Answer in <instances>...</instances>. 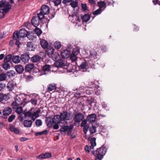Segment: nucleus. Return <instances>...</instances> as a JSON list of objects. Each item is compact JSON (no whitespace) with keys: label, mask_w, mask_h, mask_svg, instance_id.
Returning a JSON list of instances; mask_svg holds the SVG:
<instances>
[{"label":"nucleus","mask_w":160,"mask_h":160,"mask_svg":"<svg viewBox=\"0 0 160 160\" xmlns=\"http://www.w3.org/2000/svg\"><path fill=\"white\" fill-rule=\"evenodd\" d=\"M47 52L48 55L50 57H52L53 59H56L58 58V57L59 56L58 54L54 53V49L52 47L48 48L47 50Z\"/></svg>","instance_id":"6e6552de"},{"label":"nucleus","mask_w":160,"mask_h":160,"mask_svg":"<svg viewBox=\"0 0 160 160\" xmlns=\"http://www.w3.org/2000/svg\"><path fill=\"white\" fill-rule=\"evenodd\" d=\"M97 54V53L94 50H92L90 52V55L94 58L96 57Z\"/></svg>","instance_id":"09e8293b"},{"label":"nucleus","mask_w":160,"mask_h":160,"mask_svg":"<svg viewBox=\"0 0 160 160\" xmlns=\"http://www.w3.org/2000/svg\"><path fill=\"white\" fill-rule=\"evenodd\" d=\"M15 117V116L14 115H12L9 117L8 118V120L9 122H12L13 119H14Z\"/></svg>","instance_id":"6e6d98bb"},{"label":"nucleus","mask_w":160,"mask_h":160,"mask_svg":"<svg viewBox=\"0 0 160 160\" xmlns=\"http://www.w3.org/2000/svg\"><path fill=\"white\" fill-rule=\"evenodd\" d=\"M69 17L73 23L77 24L80 20L79 16L75 13L72 15H69Z\"/></svg>","instance_id":"9d476101"},{"label":"nucleus","mask_w":160,"mask_h":160,"mask_svg":"<svg viewBox=\"0 0 160 160\" xmlns=\"http://www.w3.org/2000/svg\"><path fill=\"white\" fill-rule=\"evenodd\" d=\"M71 59L72 60V62H74L77 59L76 55L75 54H71L70 57Z\"/></svg>","instance_id":"603ef678"},{"label":"nucleus","mask_w":160,"mask_h":160,"mask_svg":"<svg viewBox=\"0 0 160 160\" xmlns=\"http://www.w3.org/2000/svg\"><path fill=\"white\" fill-rule=\"evenodd\" d=\"M16 71L19 73H22L24 70V68L21 65H18L15 66Z\"/></svg>","instance_id":"4be33fe9"},{"label":"nucleus","mask_w":160,"mask_h":160,"mask_svg":"<svg viewBox=\"0 0 160 160\" xmlns=\"http://www.w3.org/2000/svg\"><path fill=\"white\" fill-rule=\"evenodd\" d=\"M96 139L95 138H92L90 140V144L91 145L90 146V149H93L95 146L96 145Z\"/></svg>","instance_id":"393cba45"},{"label":"nucleus","mask_w":160,"mask_h":160,"mask_svg":"<svg viewBox=\"0 0 160 160\" xmlns=\"http://www.w3.org/2000/svg\"><path fill=\"white\" fill-rule=\"evenodd\" d=\"M20 59L21 60H22V62L25 63L28 61L30 58L28 54L25 53L21 55Z\"/></svg>","instance_id":"f3484780"},{"label":"nucleus","mask_w":160,"mask_h":160,"mask_svg":"<svg viewBox=\"0 0 160 160\" xmlns=\"http://www.w3.org/2000/svg\"><path fill=\"white\" fill-rule=\"evenodd\" d=\"M97 118L96 115L94 113L91 114L88 116L87 120L90 123L93 122H95Z\"/></svg>","instance_id":"f8f14e48"},{"label":"nucleus","mask_w":160,"mask_h":160,"mask_svg":"<svg viewBox=\"0 0 160 160\" xmlns=\"http://www.w3.org/2000/svg\"><path fill=\"white\" fill-rule=\"evenodd\" d=\"M51 68V67L50 65H45L42 68L43 70L48 71L50 70Z\"/></svg>","instance_id":"37998d69"},{"label":"nucleus","mask_w":160,"mask_h":160,"mask_svg":"<svg viewBox=\"0 0 160 160\" xmlns=\"http://www.w3.org/2000/svg\"><path fill=\"white\" fill-rule=\"evenodd\" d=\"M84 118V115L81 113L78 112L75 114L73 118L74 122L78 123L81 121Z\"/></svg>","instance_id":"9b49d317"},{"label":"nucleus","mask_w":160,"mask_h":160,"mask_svg":"<svg viewBox=\"0 0 160 160\" xmlns=\"http://www.w3.org/2000/svg\"><path fill=\"white\" fill-rule=\"evenodd\" d=\"M15 86V84L12 82H8L7 85V88L9 91L13 89Z\"/></svg>","instance_id":"c756f323"},{"label":"nucleus","mask_w":160,"mask_h":160,"mask_svg":"<svg viewBox=\"0 0 160 160\" xmlns=\"http://www.w3.org/2000/svg\"><path fill=\"white\" fill-rule=\"evenodd\" d=\"M81 18H82L83 22H87L90 19V16L89 14H85L82 17H81Z\"/></svg>","instance_id":"c85d7f7f"},{"label":"nucleus","mask_w":160,"mask_h":160,"mask_svg":"<svg viewBox=\"0 0 160 160\" xmlns=\"http://www.w3.org/2000/svg\"><path fill=\"white\" fill-rule=\"evenodd\" d=\"M27 50L29 51L33 50V45L31 42H28L27 44Z\"/></svg>","instance_id":"c9c22d12"},{"label":"nucleus","mask_w":160,"mask_h":160,"mask_svg":"<svg viewBox=\"0 0 160 160\" xmlns=\"http://www.w3.org/2000/svg\"><path fill=\"white\" fill-rule=\"evenodd\" d=\"M93 92V91L92 90H89L87 89L86 91V93L88 95H90L92 94Z\"/></svg>","instance_id":"338daca9"},{"label":"nucleus","mask_w":160,"mask_h":160,"mask_svg":"<svg viewBox=\"0 0 160 160\" xmlns=\"http://www.w3.org/2000/svg\"><path fill=\"white\" fill-rule=\"evenodd\" d=\"M60 117L61 119V122H63V124L65 125L66 124L65 120H69L72 118V116L71 113L70 112L68 113L66 111H63L60 114Z\"/></svg>","instance_id":"39448f33"},{"label":"nucleus","mask_w":160,"mask_h":160,"mask_svg":"<svg viewBox=\"0 0 160 160\" xmlns=\"http://www.w3.org/2000/svg\"><path fill=\"white\" fill-rule=\"evenodd\" d=\"M45 14H44L43 13L41 12V11L38 14V19L40 20H42V19L44 18V15Z\"/></svg>","instance_id":"c03bdc74"},{"label":"nucleus","mask_w":160,"mask_h":160,"mask_svg":"<svg viewBox=\"0 0 160 160\" xmlns=\"http://www.w3.org/2000/svg\"><path fill=\"white\" fill-rule=\"evenodd\" d=\"M32 122L31 120H25L23 122L24 126L26 127H30L32 125Z\"/></svg>","instance_id":"b1692460"},{"label":"nucleus","mask_w":160,"mask_h":160,"mask_svg":"<svg viewBox=\"0 0 160 160\" xmlns=\"http://www.w3.org/2000/svg\"><path fill=\"white\" fill-rule=\"evenodd\" d=\"M36 158L39 159L47 158L45 153H43L40 154L38 156L36 157Z\"/></svg>","instance_id":"49530a36"},{"label":"nucleus","mask_w":160,"mask_h":160,"mask_svg":"<svg viewBox=\"0 0 160 160\" xmlns=\"http://www.w3.org/2000/svg\"><path fill=\"white\" fill-rule=\"evenodd\" d=\"M7 12H6L4 11V9H0V18H2L4 15V13H6Z\"/></svg>","instance_id":"5fc2aeb1"},{"label":"nucleus","mask_w":160,"mask_h":160,"mask_svg":"<svg viewBox=\"0 0 160 160\" xmlns=\"http://www.w3.org/2000/svg\"><path fill=\"white\" fill-rule=\"evenodd\" d=\"M4 98V95L3 94L0 93V102L2 101Z\"/></svg>","instance_id":"e2e57ef3"},{"label":"nucleus","mask_w":160,"mask_h":160,"mask_svg":"<svg viewBox=\"0 0 160 160\" xmlns=\"http://www.w3.org/2000/svg\"><path fill=\"white\" fill-rule=\"evenodd\" d=\"M97 4L100 9L102 8H106V3L104 1H100L98 2Z\"/></svg>","instance_id":"bb28decb"},{"label":"nucleus","mask_w":160,"mask_h":160,"mask_svg":"<svg viewBox=\"0 0 160 160\" xmlns=\"http://www.w3.org/2000/svg\"><path fill=\"white\" fill-rule=\"evenodd\" d=\"M12 108L9 107L5 108L3 111V115L4 116H8L12 112Z\"/></svg>","instance_id":"a211bd4d"},{"label":"nucleus","mask_w":160,"mask_h":160,"mask_svg":"<svg viewBox=\"0 0 160 160\" xmlns=\"http://www.w3.org/2000/svg\"><path fill=\"white\" fill-rule=\"evenodd\" d=\"M40 20L37 17H33L31 20L32 24L35 27L38 26L39 24Z\"/></svg>","instance_id":"dca6fc26"},{"label":"nucleus","mask_w":160,"mask_h":160,"mask_svg":"<svg viewBox=\"0 0 160 160\" xmlns=\"http://www.w3.org/2000/svg\"><path fill=\"white\" fill-rule=\"evenodd\" d=\"M61 2V0H54L53 1V2L54 5L56 6H58L60 4Z\"/></svg>","instance_id":"4d7b16f0"},{"label":"nucleus","mask_w":160,"mask_h":160,"mask_svg":"<svg viewBox=\"0 0 160 160\" xmlns=\"http://www.w3.org/2000/svg\"><path fill=\"white\" fill-rule=\"evenodd\" d=\"M79 51L77 49H74L72 54H75L76 55L78 54Z\"/></svg>","instance_id":"bf43d9fd"},{"label":"nucleus","mask_w":160,"mask_h":160,"mask_svg":"<svg viewBox=\"0 0 160 160\" xmlns=\"http://www.w3.org/2000/svg\"><path fill=\"white\" fill-rule=\"evenodd\" d=\"M3 69L5 70H8L10 68V65L9 62H4V63L2 65Z\"/></svg>","instance_id":"f704fd0d"},{"label":"nucleus","mask_w":160,"mask_h":160,"mask_svg":"<svg viewBox=\"0 0 160 160\" xmlns=\"http://www.w3.org/2000/svg\"><path fill=\"white\" fill-rule=\"evenodd\" d=\"M102 12V9L100 8H99L96 11H94L92 13L93 15H97L98 14H100Z\"/></svg>","instance_id":"a18cd8bd"},{"label":"nucleus","mask_w":160,"mask_h":160,"mask_svg":"<svg viewBox=\"0 0 160 160\" xmlns=\"http://www.w3.org/2000/svg\"><path fill=\"white\" fill-rule=\"evenodd\" d=\"M82 7L84 11H85L87 9V7L86 4H82Z\"/></svg>","instance_id":"69168bd1"},{"label":"nucleus","mask_w":160,"mask_h":160,"mask_svg":"<svg viewBox=\"0 0 160 160\" xmlns=\"http://www.w3.org/2000/svg\"><path fill=\"white\" fill-rule=\"evenodd\" d=\"M56 85L54 83L49 84L47 86V90L48 92H51L56 89Z\"/></svg>","instance_id":"aec40b11"},{"label":"nucleus","mask_w":160,"mask_h":160,"mask_svg":"<svg viewBox=\"0 0 160 160\" xmlns=\"http://www.w3.org/2000/svg\"><path fill=\"white\" fill-rule=\"evenodd\" d=\"M48 133L47 131V130H44L42 132H37L35 133V136H41L43 134L46 135Z\"/></svg>","instance_id":"a19ab883"},{"label":"nucleus","mask_w":160,"mask_h":160,"mask_svg":"<svg viewBox=\"0 0 160 160\" xmlns=\"http://www.w3.org/2000/svg\"><path fill=\"white\" fill-rule=\"evenodd\" d=\"M20 57L18 55L13 56L12 57V61L14 63L17 64L21 62Z\"/></svg>","instance_id":"412c9836"},{"label":"nucleus","mask_w":160,"mask_h":160,"mask_svg":"<svg viewBox=\"0 0 160 160\" xmlns=\"http://www.w3.org/2000/svg\"><path fill=\"white\" fill-rule=\"evenodd\" d=\"M106 148L104 146H102L95 151L93 150L92 153L96 156L95 160H101L106 154Z\"/></svg>","instance_id":"f257e3e1"},{"label":"nucleus","mask_w":160,"mask_h":160,"mask_svg":"<svg viewBox=\"0 0 160 160\" xmlns=\"http://www.w3.org/2000/svg\"><path fill=\"white\" fill-rule=\"evenodd\" d=\"M78 2L77 0H72L70 3V5L71 7L74 8L78 7Z\"/></svg>","instance_id":"72a5a7b5"},{"label":"nucleus","mask_w":160,"mask_h":160,"mask_svg":"<svg viewBox=\"0 0 160 160\" xmlns=\"http://www.w3.org/2000/svg\"><path fill=\"white\" fill-rule=\"evenodd\" d=\"M89 85L90 87L89 88L92 89L96 87V85L95 84V83L93 82H90L89 83Z\"/></svg>","instance_id":"864d4df0"},{"label":"nucleus","mask_w":160,"mask_h":160,"mask_svg":"<svg viewBox=\"0 0 160 160\" xmlns=\"http://www.w3.org/2000/svg\"><path fill=\"white\" fill-rule=\"evenodd\" d=\"M53 122L54 125L53 128L55 129H57L59 128V126L62 127L65 124H63V122H61V118L59 115H56L54 116L53 118Z\"/></svg>","instance_id":"20e7f679"},{"label":"nucleus","mask_w":160,"mask_h":160,"mask_svg":"<svg viewBox=\"0 0 160 160\" xmlns=\"http://www.w3.org/2000/svg\"><path fill=\"white\" fill-rule=\"evenodd\" d=\"M83 87H81L77 90V92L75 93V95L78 98H79L82 96L84 93Z\"/></svg>","instance_id":"ddd939ff"},{"label":"nucleus","mask_w":160,"mask_h":160,"mask_svg":"<svg viewBox=\"0 0 160 160\" xmlns=\"http://www.w3.org/2000/svg\"><path fill=\"white\" fill-rule=\"evenodd\" d=\"M34 68L33 64H27L25 67V70L26 71L28 72L31 71Z\"/></svg>","instance_id":"a878e982"},{"label":"nucleus","mask_w":160,"mask_h":160,"mask_svg":"<svg viewBox=\"0 0 160 160\" xmlns=\"http://www.w3.org/2000/svg\"><path fill=\"white\" fill-rule=\"evenodd\" d=\"M40 44L42 48L44 49L47 48L48 46V42L44 39L41 40Z\"/></svg>","instance_id":"cd10ccee"},{"label":"nucleus","mask_w":160,"mask_h":160,"mask_svg":"<svg viewBox=\"0 0 160 160\" xmlns=\"http://www.w3.org/2000/svg\"><path fill=\"white\" fill-rule=\"evenodd\" d=\"M87 120L84 119L82 121L80 126L83 127V131L84 133L86 134L89 128V125L87 124Z\"/></svg>","instance_id":"1a4fd4ad"},{"label":"nucleus","mask_w":160,"mask_h":160,"mask_svg":"<svg viewBox=\"0 0 160 160\" xmlns=\"http://www.w3.org/2000/svg\"><path fill=\"white\" fill-rule=\"evenodd\" d=\"M98 127L100 128L101 127L97 124H96V125H92L91 127H90L89 128V131L90 134L92 135L95 133L96 132V128Z\"/></svg>","instance_id":"6ab92c4d"},{"label":"nucleus","mask_w":160,"mask_h":160,"mask_svg":"<svg viewBox=\"0 0 160 160\" xmlns=\"http://www.w3.org/2000/svg\"><path fill=\"white\" fill-rule=\"evenodd\" d=\"M64 64L63 61L61 59H58L56 61L54 65L57 67H61Z\"/></svg>","instance_id":"5701e85b"},{"label":"nucleus","mask_w":160,"mask_h":160,"mask_svg":"<svg viewBox=\"0 0 160 160\" xmlns=\"http://www.w3.org/2000/svg\"><path fill=\"white\" fill-rule=\"evenodd\" d=\"M40 112V109L34 111L33 108H32L24 113L25 118H32V120L34 121L39 116V114Z\"/></svg>","instance_id":"f03ea898"},{"label":"nucleus","mask_w":160,"mask_h":160,"mask_svg":"<svg viewBox=\"0 0 160 160\" xmlns=\"http://www.w3.org/2000/svg\"><path fill=\"white\" fill-rule=\"evenodd\" d=\"M9 129L11 132H13L16 134H18L19 133V130L13 125L10 126Z\"/></svg>","instance_id":"473e14b6"},{"label":"nucleus","mask_w":160,"mask_h":160,"mask_svg":"<svg viewBox=\"0 0 160 160\" xmlns=\"http://www.w3.org/2000/svg\"><path fill=\"white\" fill-rule=\"evenodd\" d=\"M35 124L37 127L41 126L42 124V121L40 119H37L35 121Z\"/></svg>","instance_id":"8fccbe9b"},{"label":"nucleus","mask_w":160,"mask_h":160,"mask_svg":"<svg viewBox=\"0 0 160 160\" xmlns=\"http://www.w3.org/2000/svg\"><path fill=\"white\" fill-rule=\"evenodd\" d=\"M12 56L11 55L8 54L6 56L4 60V62H9L11 60V59H12Z\"/></svg>","instance_id":"e433bc0d"},{"label":"nucleus","mask_w":160,"mask_h":160,"mask_svg":"<svg viewBox=\"0 0 160 160\" xmlns=\"http://www.w3.org/2000/svg\"><path fill=\"white\" fill-rule=\"evenodd\" d=\"M7 76L6 74L2 73L0 74V80L1 81H4L6 80Z\"/></svg>","instance_id":"58836bf2"},{"label":"nucleus","mask_w":160,"mask_h":160,"mask_svg":"<svg viewBox=\"0 0 160 160\" xmlns=\"http://www.w3.org/2000/svg\"><path fill=\"white\" fill-rule=\"evenodd\" d=\"M61 55L62 57L63 58H67L69 56L68 51L66 50H63L62 52Z\"/></svg>","instance_id":"7c9ffc66"},{"label":"nucleus","mask_w":160,"mask_h":160,"mask_svg":"<svg viewBox=\"0 0 160 160\" xmlns=\"http://www.w3.org/2000/svg\"><path fill=\"white\" fill-rule=\"evenodd\" d=\"M15 109H16V112L18 114H20L22 113L23 110L22 107H17Z\"/></svg>","instance_id":"ea45409f"},{"label":"nucleus","mask_w":160,"mask_h":160,"mask_svg":"<svg viewBox=\"0 0 160 160\" xmlns=\"http://www.w3.org/2000/svg\"><path fill=\"white\" fill-rule=\"evenodd\" d=\"M47 158H48L52 157V154L51 153H45Z\"/></svg>","instance_id":"0e129e2a"},{"label":"nucleus","mask_w":160,"mask_h":160,"mask_svg":"<svg viewBox=\"0 0 160 160\" xmlns=\"http://www.w3.org/2000/svg\"><path fill=\"white\" fill-rule=\"evenodd\" d=\"M73 125H71L69 126L64 125L60 128V131L62 134H63L65 132L67 131L68 135H71L73 128Z\"/></svg>","instance_id":"423d86ee"},{"label":"nucleus","mask_w":160,"mask_h":160,"mask_svg":"<svg viewBox=\"0 0 160 160\" xmlns=\"http://www.w3.org/2000/svg\"><path fill=\"white\" fill-rule=\"evenodd\" d=\"M41 59V57L38 55H34L31 58V60L33 62H37L39 61Z\"/></svg>","instance_id":"2f4dec72"},{"label":"nucleus","mask_w":160,"mask_h":160,"mask_svg":"<svg viewBox=\"0 0 160 160\" xmlns=\"http://www.w3.org/2000/svg\"><path fill=\"white\" fill-rule=\"evenodd\" d=\"M28 31L24 28L21 29L19 32H14L13 33V39L14 40L20 39L21 38L26 37L28 35Z\"/></svg>","instance_id":"7ed1b4c3"},{"label":"nucleus","mask_w":160,"mask_h":160,"mask_svg":"<svg viewBox=\"0 0 160 160\" xmlns=\"http://www.w3.org/2000/svg\"><path fill=\"white\" fill-rule=\"evenodd\" d=\"M7 74L9 77H12L15 75V72L14 71L11 70L7 72Z\"/></svg>","instance_id":"de8ad7c7"},{"label":"nucleus","mask_w":160,"mask_h":160,"mask_svg":"<svg viewBox=\"0 0 160 160\" xmlns=\"http://www.w3.org/2000/svg\"><path fill=\"white\" fill-rule=\"evenodd\" d=\"M86 63L85 62H83L80 65V67L82 69H84L86 67Z\"/></svg>","instance_id":"13d9d810"},{"label":"nucleus","mask_w":160,"mask_h":160,"mask_svg":"<svg viewBox=\"0 0 160 160\" xmlns=\"http://www.w3.org/2000/svg\"><path fill=\"white\" fill-rule=\"evenodd\" d=\"M0 8H2L6 12H8L11 9V6L6 1H0Z\"/></svg>","instance_id":"0eeeda50"},{"label":"nucleus","mask_w":160,"mask_h":160,"mask_svg":"<svg viewBox=\"0 0 160 160\" xmlns=\"http://www.w3.org/2000/svg\"><path fill=\"white\" fill-rule=\"evenodd\" d=\"M19 104H18L16 100L13 102L12 103V106L13 108L15 109L18 106Z\"/></svg>","instance_id":"3c124183"},{"label":"nucleus","mask_w":160,"mask_h":160,"mask_svg":"<svg viewBox=\"0 0 160 160\" xmlns=\"http://www.w3.org/2000/svg\"><path fill=\"white\" fill-rule=\"evenodd\" d=\"M54 46L55 48L59 49L61 48V44L59 42H56L54 43Z\"/></svg>","instance_id":"4c0bfd02"},{"label":"nucleus","mask_w":160,"mask_h":160,"mask_svg":"<svg viewBox=\"0 0 160 160\" xmlns=\"http://www.w3.org/2000/svg\"><path fill=\"white\" fill-rule=\"evenodd\" d=\"M34 31L38 36H40L42 33V31L38 28H36L35 29Z\"/></svg>","instance_id":"79ce46f5"},{"label":"nucleus","mask_w":160,"mask_h":160,"mask_svg":"<svg viewBox=\"0 0 160 160\" xmlns=\"http://www.w3.org/2000/svg\"><path fill=\"white\" fill-rule=\"evenodd\" d=\"M6 87V84L4 83H2L0 84V90H2Z\"/></svg>","instance_id":"680f3d73"},{"label":"nucleus","mask_w":160,"mask_h":160,"mask_svg":"<svg viewBox=\"0 0 160 160\" xmlns=\"http://www.w3.org/2000/svg\"><path fill=\"white\" fill-rule=\"evenodd\" d=\"M41 12L43 13L44 14H48L50 11V8L47 5H43L41 8Z\"/></svg>","instance_id":"4468645a"},{"label":"nucleus","mask_w":160,"mask_h":160,"mask_svg":"<svg viewBox=\"0 0 160 160\" xmlns=\"http://www.w3.org/2000/svg\"><path fill=\"white\" fill-rule=\"evenodd\" d=\"M31 102L32 104L35 105L37 103V100L35 98H32L31 100Z\"/></svg>","instance_id":"052dcab7"},{"label":"nucleus","mask_w":160,"mask_h":160,"mask_svg":"<svg viewBox=\"0 0 160 160\" xmlns=\"http://www.w3.org/2000/svg\"><path fill=\"white\" fill-rule=\"evenodd\" d=\"M46 121L47 126L48 127H51L53 126L54 125L53 119L51 117H48L46 118Z\"/></svg>","instance_id":"2eb2a0df"},{"label":"nucleus","mask_w":160,"mask_h":160,"mask_svg":"<svg viewBox=\"0 0 160 160\" xmlns=\"http://www.w3.org/2000/svg\"><path fill=\"white\" fill-rule=\"evenodd\" d=\"M107 3L108 5H111L114 3V2L112 0H107Z\"/></svg>","instance_id":"774afa93"}]
</instances>
